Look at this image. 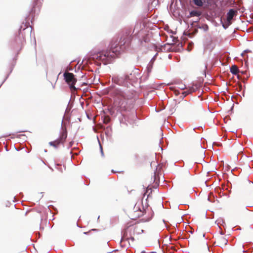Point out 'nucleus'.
<instances>
[{
  "label": "nucleus",
  "instance_id": "obj_6",
  "mask_svg": "<svg viewBox=\"0 0 253 253\" xmlns=\"http://www.w3.org/2000/svg\"><path fill=\"white\" fill-rule=\"evenodd\" d=\"M201 13L197 10H193L190 12V14L191 16H199Z\"/></svg>",
  "mask_w": 253,
  "mask_h": 253
},
{
  "label": "nucleus",
  "instance_id": "obj_7",
  "mask_svg": "<svg viewBox=\"0 0 253 253\" xmlns=\"http://www.w3.org/2000/svg\"><path fill=\"white\" fill-rule=\"evenodd\" d=\"M60 141L58 140H56L55 141L50 142L49 143V144L51 146L56 147L60 144Z\"/></svg>",
  "mask_w": 253,
  "mask_h": 253
},
{
  "label": "nucleus",
  "instance_id": "obj_8",
  "mask_svg": "<svg viewBox=\"0 0 253 253\" xmlns=\"http://www.w3.org/2000/svg\"><path fill=\"white\" fill-rule=\"evenodd\" d=\"M194 3L198 6H202L203 2L201 0H193Z\"/></svg>",
  "mask_w": 253,
  "mask_h": 253
},
{
  "label": "nucleus",
  "instance_id": "obj_10",
  "mask_svg": "<svg viewBox=\"0 0 253 253\" xmlns=\"http://www.w3.org/2000/svg\"><path fill=\"white\" fill-rule=\"evenodd\" d=\"M221 242H222L223 243H224L225 244H226V243H227V240L224 239V238H222L221 239Z\"/></svg>",
  "mask_w": 253,
  "mask_h": 253
},
{
  "label": "nucleus",
  "instance_id": "obj_3",
  "mask_svg": "<svg viewBox=\"0 0 253 253\" xmlns=\"http://www.w3.org/2000/svg\"><path fill=\"white\" fill-rule=\"evenodd\" d=\"M113 80L114 82L116 83V84H122L123 85L127 86V83L128 82V80H129V77L127 76L126 77L125 79L124 80L122 78L120 79L118 78H113Z\"/></svg>",
  "mask_w": 253,
  "mask_h": 253
},
{
  "label": "nucleus",
  "instance_id": "obj_5",
  "mask_svg": "<svg viewBox=\"0 0 253 253\" xmlns=\"http://www.w3.org/2000/svg\"><path fill=\"white\" fill-rule=\"evenodd\" d=\"M230 71L233 74L236 75L239 72V69L236 65H233L230 68Z\"/></svg>",
  "mask_w": 253,
  "mask_h": 253
},
{
  "label": "nucleus",
  "instance_id": "obj_4",
  "mask_svg": "<svg viewBox=\"0 0 253 253\" xmlns=\"http://www.w3.org/2000/svg\"><path fill=\"white\" fill-rule=\"evenodd\" d=\"M235 14V12L233 9H230L227 13V20L230 22L233 18Z\"/></svg>",
  "mask_w": 253,
  "mask_h": 253
},
{
  "label": "nucleus",
  "instance_id": "obj_9",
  "mask_svg": "<svg viewBox=\"0 0 253 253\" xmlns=\"http://www.w3.org/2000/svg\"><path fill=\"white\" fill-rule=\"evenodd\" d=\"M118 98L122 97V98H124V99L126 98L124 92L120 91L118 93Z\"/></svg>",
  "mask_w": 253,
  "mask_h": 253
},
{
  "label": "nucleus",
  "instance_id": "obj_2",
  "mask_svg": "<svg viewBox=\"0 0 253 253\" xmlns=\"http://www.w3.org/2000/svg\"><path fill=\"white\" fill-rule=\"evenodd\" d=\"M64 76L66 83L70 86L71 88L75 89L74 85L77 81L72 73L66 72L64 74Z\"/></svg>",
  "mask_w": 253,
  "mask_h": 253
},
{
  "label": "nucleus",
  "instance_id": "obj_1",
  "mask_svg": "<svg viewBox=\"0 0 253 253\" xmlns=\"http://www.w3.org/2000/svg\"><path fill=\"white\" fill-rule=\"evenodd\" d=\"M111 50L102 51L93 55V58L98 61H102L104 64L111 62L115 56L120 54L124 51L125 47L122 44L118 46L117 44H111Z\"/></svg>",
  "mask_w": 253,
  "mask_h": 253
},
{
  "label": "nucleus",
  "instance_id": "obj_11",
  "mask_svg": "<svg viewBox=\"0 0 253 253\" xmlns=\"http://www.w3.org/2000/svg\"><path fill=\"white\" fill-rule=\"evenodd\" d=\"M100 149H101V152L102 154H103L102 148L101 146H100Z\"/></svg>",
  "mask_w": 253,
  "mask_h": 253
}]
</instances>
